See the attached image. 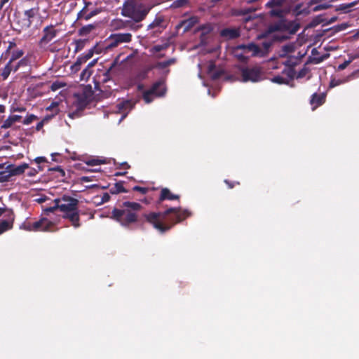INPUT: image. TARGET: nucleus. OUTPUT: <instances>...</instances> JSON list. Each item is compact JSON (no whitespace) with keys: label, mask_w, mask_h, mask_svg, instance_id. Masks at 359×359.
Returning <instances> with one entry per match:
<instances>
[{"label":"nucleus","mask_w":359,"mask_h":359,"mask_svg":"<svg viewBox=\"0 0 359 359\" xmlns=\"http://www.w3.org/2000/svg\"><path fill=\"white\" fill-rule=\"evenodd\" d=\"M110 200V196L108 193H104L102 196V203H107Z\"/></svg>","instance_id":"nucleus-55"},{"label":"nucleus","mask_w":359,"mask_h":359,"mask_svg":"<svg viewBox=\"0 0 359 359\" xmlns=\"http://www.w3.org/2000/svg\"><path fill=\"white\" fill-rule=\"evenodd\" d=\"M287 0H270L266 4V7L271 8L269 15L271 17L283 18L285 11L283 6Z\"/></svg>","instance_id":"nucleus-9"},{"label":"nucleus","mask_w":359,"mask_h":359,"mask_svg":"<svg viewBox=\"0 0 359 359\" xmlns=\"http://www.w3.org/2000/svg\"><path fill=\"white\" fill-rule=\"evenodd\" d=\"M287 29L285 32H288L291 34H294L299 29V24L294 21L286 22Z\"/></svg>","instance_id":"nucleus-29"},{"label":"nucleus","mask_w":359,"mask_h":359,"mask_svg":"<svg viewBox=\"0 0 359 359\" xmlns=\"http://www.w3.org/2000/svg\"><path fill=\"white\" fill-rule=\"evenodd\" d=\"M38 119V117L34 114H29L25 117L22 123L25 125H29L32 123L34 120Z\"/></svg>","instance_id":"nucleus-41"},{"label":"nucleus","mask_w":359,"mask_h":359,"mask_svg":"<svg viewBox=\"0 0 359 359\" xmlns=\"http://www.w3.org/2000/svg\"><path fill=\"white\" fill-rule=\"evenodd\" d=\"M163 21H164V19L163 17H156L154 19V20L148 25L147 29L158 28L159 29L158 32H161V30L165 28V27L163 25Z\"/></svg>","instance_id":"nucleus-21"},{"label":"nucleus","mask_w":359,"mask_h":359,"mask_svg":"<svg viewBox=\"0 0 359 359\" xmlns=\"http://www.w3.org/2000/svg\"><path fill=\"white\" fill-rule=\"evenodd\" d=\"M24 229L29 231H35V229L33 226V222H27L24 224Z\"/></svg>","instance_id":"nucleus-51"},{"label":"nucleus","mask_w":359,"mask_h":359,"mask_svg":"<svg viewBox=\"0 0 359 359\" xmlns=\"http://www.w3.org/2000/svg\"><path fill=\"white\" fill-rule=\"evenodd\" d=\"M16 46V43L13 41H11L9 42V44H8V46L7 48V50L6 51V53H10L11 50L13 49L14 47Z\"/></svg>","instance_id":"nucleus-58"},{"label":"nucleus","mask_w":359,"mask_h":359,"mask_svg":"<svg viewBox=\"0 0 359 359\" xmlns=\"http://www.w3.org/2000/svg\"><path fill=\"white\" fill-rule=\"evenodd\" d=\"M44 124H45V123H44L42 121H41L40 122H39V123L36 124V130L37 131L41 130L43 128V127Z\"/></svg>","instance_id":"nucleus-60"},{"label":"nucleus","mask_w":359,"mask_h":359,"mask_svg":"<svg viewBox=\"0 0 359 359\" xmlns=\"http://www.w3.org/2000/svg\"><path fill=\"white\" fill-rule=\"evenodd\" d=\"M348 57H349V59L351 60V62H352L353 60L359 58V53L351 54L348 55Z\"/></svg>","instance_id":"nucleus-62"},{"label":"nucleus","mask_w":359,"mask_h":359,"mask_svg":"<svg viewBox=\"0 0 359 359\" xmlns=\"http://www.w3.org/2000/svg\"><path fill=\"white\" fill-rule=\"evenodd\" d=\"M168 47V45L167 43L162 44V45H156L152 47L151 51L153 53H158V52H161L162 50L167 49Z\"/></svg>","instance_id":"nucleus-40"},{"label":"nucleus","mask_w":359,"mask_h":359,"mask_svg":"<svg viewBox=\"0 0 359 359\" xmlns=\"http://www.w3.org/2000/svg\"><path fill=\"white\" fill-rule=\"evenodd\" d=\"M131 41L132 34L130 33L111 34L107 39L106 48L107 49H112L121 43H129Z\"/></svg>","instance_id":"nucleus-7"},{"label":"nucleus","mask_w":359,"mask_h":359,"mask_svg":"<svg viewBox=\"0 0 359 359\" xmlns=\"http://www.w3.org/2000/svg\"><path fill=\"white\" fill-rule=\"evenodd\" d=\"M36 173H38V171L36 169H32L30 172L28 173L29 176H34Z\"/></svg>","instance_id":"nucleus-64"},{"label":"nucleus","mask_w":359,"mask_h":359,"mask_svg":"<svg viewBox=\"0 0 359 359\" xmlns=\"http://www.w3.org/2000/svg\"><path fill=\"white\" fill-rule=\"evenodd\" d=\"M92 74V71L88 67H86L81 74V80H88Z\"/></svg>","instance_id":"nucleus-38"},{"label":"nucleus","mask_w":359,"mask_h":359,"mask_svg":"<svg viewBox=\"0 0 359 359\" xmlns=\"http://www.w3.org/2000/svg\"><path fill=\"white\" fill-rule=\"evenodd\" d=\"M93 93L90 91H84L82 93L75 94V105L78 110L83 111L91 102Z\"/></svg>","instance_id":"nucleus-10"},{"label":"nucleus","mask_w":359,"mask_h":359,"mask_svg":"<svg viewBox=\"0 0 359 359\" xmlns=\"http://www.w3.org/2000/svg\"><path fill=\"white\" fill-rule=\"evenodd\" d=\"M180 196L177 194H172L170 190L168 188H163L161 191V194L158 198V203H161L163 201H173V200H179Z\"/></svg>","instance_id":"nucleus-16"},{"label":"nucleus","mask_w":359,"mask_h":359,"mask_svg":"<svg viewBox=\"0 0 359 359\" xmlns=\"http://www.w3.org/2000/svg\"><path fill=\"white\" fill-rule=\"evenodd\" d=\"M29 168L27 163H22L18 166H13L10 168L9 172L11 173V177L14 175H20L24 173L25 170Z\"/></svg>","instance_id":"nucleus-20"},{"label":"nucleus","mask_w":359,"mask_h":359,"mask_svg":"<svg viewBox=\"0 0 359 359\" xmlns=\"http://www.w3.org/2000/svg\"><path fill=\"white\" fill-rule=\"evenodd\" d=\"M84 46V41L82 40H78L76 42V50H81Z\"/></svg>","instance_id":"nucleus-53"},{"label":"nucleus","mask_w":359,"mask_h":359,"mask_svg":"<svg viewBox=\"0 0 359 359\" xmlns=\"http://www.w3.org/2000/svg\"><path fill=\"white\" fill-rule=\"evenodd\" d=\"M4 213H6L5 216L6 217L5 220H6L7 222L13 225V222L15 220V214L13 210L6 208V211H5Z\"/></svg>","instance_id":"nucleus-36"},{"label":"nucleus","mask_w":359,"mask_h":359,"mask_svg":"<svg viewBox=\"0 0 359 359\" xmlns=\"http://www.w3.org/2000/svg\"><path fill=\"white\" fill-rule=\"evenodd\" d=\"M188 2L187 0H177L174 2L175 7L184 6Z\"/></svg>","instance_id":"nucleus-54"},{"label":"nucleus","mask_w":359,"mask_h":359,"mask_svg":"<svg viewBox=\"0 0 359 359\" xmlns=\"http://www.w3.org/2000/svg\"><path fill=\"white\" fill-rule=\"evenodd\" d=\"M150 9L151 8L143 3L142 0H125L121 14L135 22H141L145 19Z\"/></svg>","instance_id":"nucleus-3"},{"label":"nucleus","mask_w":359,"mask_h":359,"mask_svg":"<svg viewBox=\"0 0 359 359\" xmlns=\"http://www.w3.org/2000/svg\"><path fill=\"white\" fill-rule=\"evenodd\" d=\"M224 183L228 186L229 189H233L236 184L239 185L240 183L238 182H231L229 180H224Z\"/></svg>","instance_id":"nucleus-52"},{"label":"nucleus","mask_w":359,"mask_h":359,"mask_svg":"<svg viewBox=\"0 0 359 359\" xmlns=\"http://www.w3.org/2000/svg\"><path fill=\"white\" fill-rule=\"evenodd\" d=\"M54 115H48V116H46L41 121L46 123H48L53 117Z\"/></svg>","instance_id":"nucleus-61"},{"label":"nucleus","mask_w":359,"mask_h":359,"mask_svg":"<svg viewBox=\"0 0 359 359\" xmlns=\"http://www.w3.org/2000/svg\"><path fill=\"white\" fill-rule=\"evenodd\" d=\"M177 60L175 58H170L168 60L159 62L156 65V67L159 69H165L170 65H174L176 62Z\"/></svg>","instance_id":"nucleus-33"},{"label":"nucleus","mask_w":359,"mask_h":359,"mask_svg":"<svg viewBox=\"0 0 359 359\" xmlns=\"http://www.w3.org/2000/svg\"><path fill=\"white\" fill-rule=\"evenodd\" d=\"M31 69L30 60L25 56L20 60H8L5 65L0 68V81H6L11 72H21L28 74Z\"/></svg>","instance_id":"nucleus-4"},{"label":"nucleus","mask_w":359,"mask_h":359,"mask_svg":"<svg viewBox=\"0 0 359 359\" xmlns=\"http://www.w3.org/2000/svg\"><path fill=\"white\" fill-rule=\"evenodd\" d=\"M308 72H309V69L307 67H304L299 71L297 78V79L303 78V77L306 76V75L308 74Z\"/></svg>","instance_id":"nucleus-45"},{"label":"nucleus","mask_w":359,"mask_h":359,"mask_svg":"<svg viewBox=\"0 0 359 359\" xmlns=\"http://www.w3.org/2000/svg\"><path fill=\"white\" fill-rule=\"evenodd\" d=\"M287 29V27H286V22L280 21L279 22L271 25L269 27V32H274L278 31L285 32Z\"/></svg>","instance_id":"nucleus-26"},{"label":"nucleus","mask_w":359,"mask_h":359,"mask_svg":"<svg viewBox=\"0 0 359 359\" xmlns=\"http://www.w3.org/2000/svg\"><path fill=\"white\" fill-rule=\"evenodd\" d=\"M25 51L22 49H15L13 50L10 52V57L9 60H18L24 57Z\"/></svg>","instance_id":"nucleus-30"},{"label":"nucleus","mask_w":359,"mask_h":359,"mask_svg":"<svg viewBox=\"0 0 359 359\" xmlns=\"http://www.w3.org/2000/svg\"><path fill=\"white\" fill-rule=\"evenodd\" d=\"M81 111H79V110L76 109V111H75L69 113L68 116L70 118H72V119H74L75 118H78V117H79L81 116Z\"/></svg>","instance_id":"nucleus-50"},{"label":"nucleus","mask_w":359,"mask_h":359,"mask_svg":"<svg viewBox=\"0 0 359 359\" xmlns=\"http://www.w3.org/2000/svg\"><path fill=\"white\" fill-rule=\"evenodd\" d=\"M33 226L35 231H53L55 223L46 217H42L39 220L34 222Z\"/></svg>","instance_id":"nucleus-11"},{"label":"nucleus","mask_w":359,"mask_h":359,"mask_svg":"<svg viewBox=\"0 0 359 359\" xmlns=\"http://www.w3.org/2000/svg\"><path fill=\"white\" fill-rule=\"evenodd\" d=\"M48 172H57V175H55V177L58 178L59 180L60 181H64L65 180V170L62 168L61 166H56V167H53V168H50L48 169Z\"/></svg>","instance_id":"nucleus-28"},{"label":"nucleus","mask_w":359,"mask_h":359,"mask_svg":"<svg viewBox=\"0 0 359 359\" xmlns=\"http://www.w3.org/2000/svg\"><path fill=\"white\" fill-rule=\"evenodd\" d=\"M59 200V210L64 213L72 212L79 208V200L69 196L64 195Z\"/></svg>","instance_id":"nucleus-8"},{"label":"nucleus","mask_w":359,"mask_h":359,"mask_svg":"<svg viewBox=\"0 0 359 359\" xmlns=\"http://www.w3.org/2000/svg\"><path fill=\"white\" fill-rule=\"evenodd\" d=\"M351 62V60H350V59H348V60L344 61L343 63L340 64L338 66V69L339 70H343V69H346L349 65V64Z\"/></svg>","instance_id":"nucleus-49"},{"label":"nucleus","mask_w":359,"mask_h":359,"mask_svg":"<svg viewBox=\"0 0 359 359\" xmlns=\"http://www.w3.org/2000/svg\"><path fill=\"white\" fill-rule=\"evenodd\" d=\"M215 69V65L214 64H211L208 67V73L210 75V77L212 80H217L222 74V72L221 71H214Z\"/></svg>","instance_id":"nucleus-31"},{"label":"nucleus","mask_w":359,"mask_h":359,"mask_svg":"<svg viewBox=\"0 0 359 359\" xmlns=\"http://www.w3.org/2000/svg\"><path fill=\"white\" fill-rule=\"evenodd\" d=\"M39 8H32L24 12V15L26 17L27 20V26H30L32 22V19L39 13Z\"/></svg>","instance_id":"nucleus-22"},{"label":"nucleus","mask_w":359,"mask_h":359,"mask_svg":"<svg viewBox=\"0 0 359 359\" xmlns=\"http://www.w3.org/2000/svg\"><path fill=\"white\" fill-rule=\"evenodd\" d=\"M236 50H243L245 52H253L254 54H257L259 51V48L257 45L254 43L249 44H241L236 47Z\"/></svg>","instance_id":"nucleus-18"},{"label":"nucleus","mask_w":359,"mask_h":359,"mask_svg":"<svg viewBox=\"0 0 359 359\" xmlns=\"http://www.w3.org/2000/svg\"><path fill=\"white\" fill-rule=\"evenodd\" d=\"M64 86L65 84H63L62 83L56 81L52 83L50 88L52 90L55 91Z\"/></svg>","instance_id":"nucleus-46"},{"label":"nucleus","mask_w":359,"mask_h":359,"mask_svg":"<svg viewBox=\"0 0 359 359\" xmlns=\"http://www.w3.org/2000/svg\"><path fill=\"white\" fill-rule=\"evenodd\" d=\"M167 91L164 79L154 82L149 89L144 90L142 99L147 104L151 103L155 97H163Z\"/></svg>","instance_id":"nucleus-5"},{"label":"nucleus","mask_w":359,"mask_h":359,"mask_svg":"<svg viewBox=\"0 0 359 359\" xmlns=\"http://www.w3.org/2000/svg\"><path fill=\"white\" fill-rule=\"evenodd\" d=\"M22 116L20 115L9 116L3 123L1 128L7 129L11 128L15 122L20 121Z\"/></svg>","instance_id":"nucleus-19"},{"label":"nucleus","mask_w":359,"mask_h":359,"mask_svg":"<svg viewBox=\"0 0 359 359\" xmlns=\"http://www.w3.org/2000/svg\"><path fill=\"white\" fill-rule=\"evenodd\" d=\"M86 11L85 8H83L81 11H80L77 15V19H81L84 18V16L86 15Z\"/></svg>","instance_id":"nucleus-56"},{"label":"nucleus","mask_w":359,"mask_h":359,"mask_svg":"<svg viewBox=\"0 0 359 359\" xmlns=\"http://www.w3.org/2000/svg\"><path fill=\"white\" fill-rule=\"evenodd\" d=\"M271 81L276 83H278V84H283V83H287V81H286L285 79H284L283 77L280 76H274Z\"/></svg>","instance_id":"nucleus-43"},{"label":"nucleus","mask_w":359,"mask_h":359,"mask_svg":"<svg viewBox=\"0 0 359 359\" xmlns=\"http://www.w3.org/2000/svg\"><path fill=\"white\" fill-rule=\"evenodd\" d=\"M242 81L258 82L262 79V71L258 67H241Z\"/></svg>","instance_id":"nucleus-6"},{"label":"nucleus","mask_w":359,"mask_h":359,"mask_svg":"<svg viewBox=\"0 0 359 359\" xmlns=\"http://www.w3.org/2000/svg\"><path fill=\"white\" fill-rule=\"evenodd\" d=\"M325 95L324 93H313L310 99V104L313 106V109L321 106L325 102Z\"/></svg>","instance_id":"nucleus-17"},{"label":"nucleus","mask_w":359,"mask_h":359,"mask_svg":"<svg viewBox=\"0 0 359 359\" xmlns=\"http://www.w3.org/2000/svg\"><path fill=\"white\" fill-rule=\"evenodd\" d=\"M10 0H0V11L3 10V8L8 4V5L6 7V11H7L11 7Z\"/></svg>","instance_id":"nucleus-47"},{"label":"nucleus","mask_w":359,"mask_h":359,"mask_svg":"<svg viewBox=\"0 0 359 359\" xmlns=\"http://www.w3.org/2000/svg\"><path fill=\"white\" fill-rule=\"evenodd\" d=\"M102 11H104V8H102V7L96 8L93 9V11H91L89 13H87L84 16V19L86 20H88L91 18L98 15L99 13H102Z\"/></svg>","instance_id":"nucleus-34"},{"label":"nucleus","mask_w":359,"mask_h":359,"mask_svg":"<svg viewBox=\"0 0 359 359\" xmlns=\"http://www.w3.org/2000/svg\"><path fill=\"white\" fill-rule=\"evenodd\" d=\"M54 202L55 203V205L52 207L46 208L44 211L47 212H53L57 209H59V200L58 198H56L54 200Z\"/></svg>","instance_id":"nucleus-42"},{"label":"nucleus","mask_w":359,"mask_h":359,"mask_svg":"<svg viewBox=\"0 0 359 359\" xmlns=\"http://www.w3.org/2000/svg\"><path fill=\"white\" fill-rule=\"evenodd\" d=\"M34 161L37 164H41V163H48L47 158L44 156H39L34 159Z\"/></svg>","instance_id":"nucleus-48"},{"label":"nucleus","mask_w":359,"mask_h":359,"mask_svg":"<svg viewBox=\"0 0 359 359\" xmlns=\"http://www.w3.org/2000/svg\"><path fill=\"white\" fill-rule=\"evenodd\" d=\"M93 177L83 176L80 178V180L82 182H88L93 181Z\"/></svg>","instance_id":"nucleus-57"},{"label":"nucleus","mask_w":359,"mask_h":359,"mask_svg":"<svg viewBox=\"0 0 359 359\" xmlns=\"http://www.w3.org/2000/svg\"><path fill=\"white\" fill-rule=\"evenodd\" d=\"M142 209V206L139 203L124 201L112 210L111 218L121 226L130 229L138 222Z\"/></svg>","instance_id":"nucleus-2"},{"label":"nucleus","mask_w":359,"mask_h":359,"mask_svg":"<svg viewBox=\"0 0 359 359\" xmlns=\"http://www.w3.org/2000/svg\"><path fill=\"white\" fill-rule=\"evenodd\" d=\"M133 191H138V192L141 193L142 194L144 195L147 193H148L149 188H147V187H140V186H135L133 188Z\"/></svg>","instance_id":"nucleus-44"},{"label":"nucleus","mask_w":359,"mask_h":359,"mask_svg":"<svg viewBox=\"0 0 359 359\" xmlns=\"http://www.w3.org/2000/svg\"><path fill=\"white\" fill-rule=\"evenodd\" d=\"M94 54V50L93 48L88 50V51L86 53H83L78 57L76 62L73 65L72 67L74 68L76 70H78L80 69V66L86 63L89 59H90Z\"/></svg>","instance_id":"nucleus-14"},{"label":"nucleus","mask_w":359,"mask_h":359,"mask_svg":"<svg viewBox=\"0 0 359 359\" xmlns=\"http://www.w3.org/2000/svg\"><path fill=\"white\" fill-rule=\"evenodd\" d=\"M88 165L93 166L104 163V161L98 158H91L86 161Z\"/></svg>","instance_id":"nucleus-39"},{"label":"nucleus","mask_w":359,"mask_h":359,"mask_svg":"<svg viewBox=\"0 0 359 359\" xmlns=\"http://www.w3.org/2000/svg\"><path fill=\"white\" fill-rule=\"evenodd\" d=\"M191 216L188 210L180 207L170 208L163 212H151L144 214L145 220L161 233L169 231L174 225Z\"/></svg>","instance_id":"nucleus-1"},{"label":"nucleus","mask_w":359,"mask_h":359,"mask_svg":"<svg viewBox=\"0 0 359 359\" xmlns=\"http://www.w3.org/2000/svg\"><path fill=\"white\" fill-rule=\"evenodd\" d=\"M54 25H50L43 28V35L39 41L40 46L48 44L56 36L57 31L54 29Z\"/></svg>","instance_id":"nucleus-12"},{"label":"nucleus","mask_w":359,"mask_h":359,"mask_svg":"<svg viewBox=\"0 0 359 359\" xmlns=\"http://www.w3.org/2000/svg\"><path fill=\"white\" fill-rule=\"evenodd\" d=\"M240 35V31L236 28H224L220 32V36L227 39H235L238 38Z\"/></svg>","instance_id":"nucleus-15"},{"label":"nucleus","mask_w":359,"mask_h":359,"mask_svg":"<svg viewBox=\"0 0 359 359\" xmlns=\"http://www.w3.org/2000/svg\"><path fill=\"white\" fill-rule=\"evenodd\" d=\"M237 57L241 62H245L248 59L245 56L243 55H237Z\"/></svg>","instance_id":"nucleus-63"},{"label":"nucleus","mask_w":359,"mask_h":359,"mask_svg":"<svg viewBox=\"0 0 359 359\" xmlns=\"http://www.w3.org/2000/svg\"><path fill=\"white\" fill-rule=\"evenodd\" d=\"M140 22H131L129 20L125 21V22H121L122 27H118L120 29L129 28L133 31H137L140 29L142 27V24H139Z\"/></svg>","instance_id":"nucleus-24"},{"label":"nucleus","mask_w":359,"mask_h":359,"mask_svg":"<svg viewBox=\"0 0 359 359\" xmlns=\"http://www.w3.org/2000/svg\"><path fill=\"white\" fill-rule=\"evenodd\" d=\"M13 224L7 222L6 220H2L0 222V234L3 233L7 230L13 228Z\"/></svg>","instance_id":"nucleus-35"},{"label":"nucleus","mask_w":359,"mask_h":359,"mask_svg":"<svg viewBox=\"0 0 359 359\" xmlns=\"http://www.w3.org/2000/svg\"><path fill=\"white\" fill-rule=\"evenodd\" d=\"M111 194H118L119 193H126L128 191L123 187V182L119 181L114 184L109 189Z\"/></svg>","instance_id":"nucleus-23"},{"label":"nucleus","mask_w":359,"mask_h":359,"mask_svg":"<svg viewBox=\"0 0 359 359\" xmlns=\"http://www.w3.org/2000/svg\"><path fill=\"white\" fill-rule=\"evenodd\" d=\"M11 177V173L8 171L4 170L0 172V182H5L9 181Z\"/></svg>","instance_id":"nucleus-37"},{"label":"nucleus","mask_w":359,"mask_h":359,"mask_svg":"<svg viewBox=\"0 0 359 359\" xmlns=\"http://www.w3.org/2000/svg\"><path fill=\"white\" fill-rule=\"evenodd\" d=\"M62 218L68 219L71 222V224L76 229L79 228L81 226L79 208L72 212L64 213Z\"/></svg>","instance_id":"nucleus-13"},{"label":"nucleus","mask_w":359,"mask_h":359,"mask_svg":"<svg viewBox=\"0 0 359 359\" xmlns=\"http://www.w3.org/2000/svg\"><path fill=\"white\" fill-rule=\"evenodd\" d=\"M95 29V26L93 25H88L82 27L79 29V34L80 36H87L90 34L93 29Z\"/></svg>","instance_id":"nucleus-32"},{"label":"nucleus","mask_w":359,"mask_h":359,"mask_svg":"<svg viewBox=\"0 0 359 359\" xmlns=\"http://www.w3.org/2000/svg\"><path fill=\"white\" fill-rule=\"evenodd\" d=\"M57 156H60V154L59 153L51 154L52 161H55V162H60V160L57 158Z\"/></svg>","instance_id":"nucleus-59"},{"label":"nucleus","mask_w":359,"mask_h":359,"mask_svg":"<svg viewBox=\"0 0 359 359\" xmlns=\"http://www.w3.org/2000/svg\"><path fill=\"white\" fill-rule=\"evenodd\" d=\"M135 103L131 100H124L117 104V108L121 111L130 110L134 107Z\"/></svg>","instance_id":"nucleus-25"},{"label":"nucleus","mask_w":359,"mask_h":359,"mask_svg":"<svg viewBox=\"0 0 359 359\" xmlns=\"http://www.w3.org/2000/svg\"><path fill=\"white\" fill-rule=\"evenodd\" d=\"M198 22V18L196 16H192L184 21L182 25L185 26V30L187 31L193 27Z\"/></svg>","instance_id":"nucleus-27"}]
</instances>
